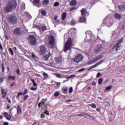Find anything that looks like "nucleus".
<instances>
[{
	"instance_id": "nucleus-7",
	"label": "nucleus",
	"mask_w": 125,
	"mask_h": 125,
	"mask_svg": "<svg viewBox=\"0 0 125 125\" xmlns=\"http://www.w3.org/2000/svg\"><path fill=\"white\" fill-rule=\"evenodd\" d=\"M39 108H42V107H44V108H46L47 107V104H45L44 102V100L42 99V101L38 104Z\"/></svg>"
},
{
	"instance_id": "nucleus-47",
	"label": "nucleus",
	"mask_w": 125,
	"mask_h": 125,
	"mask_svg": "<svg viewBox=\"0 0 125 125\" xmlns=\"http://www.w3.org/2000/svg\"><path fill=\"white\" fill-rule=\"evenodd\" d=\"M31 55L32 58H33L34 59H36L37 58V56H36V55H35L34 53H32Z\"/></svg>"
},
{
	"instance_id": "nucleus-2",
	"label": "nucleus",
	"mask_w": 125,
	"mask_h": 125,
	"mask_svg": "<svg viewBox=\"0 0 125 125\" xmlns=\"http://www.w3.org/2000/svg\"><path fill=\"white\" fill-rule=\"evenodd\" d=\"M73 45V40L71 38L68 39L67 41L65 42L63 49L64 52H67L68 50H71V47Z\"/></svg>"
},
{
	"instance_id": "nucleus-56",
	"label": "nucleus",
	"mask_w": 125,
	"mask_h": 125,
	"mask_svg": "<svg viewBox=\"0 0 125 125\" xmlns=\"http://www.w3.org/2000/svg\"><path fill=\"white\" fill-rule=\"evenodd\" d=\"M68 91V88H64L62 90L63 92H66Z\"/></svg>"
},
{
	"instance_id": "nucleus-53",
	"label": "nucleus",
	"mask_w": 125,
	"mask_h": 125,
	"mask_svg": "<svg viewBox=\"0 0 125 125\" xmlns=\"http://www.w3.org/2000/svg\"><path fill=\"white\" fill-rule=\"evenodd\" d=\"M4 81V77L0 78V83H2Z\"/></svg>"
},
{
	"instance_id": "nucleus-16",
	"label": "nucleus",
	"mask_w": 125,
	"mask_h": 125,
	"mask_svg": "<svg viewBox=\"0 0 125 125\" xmlns=\"http://www.w3.org/2000/svg\"><path fill=\"white\" fill-rule=\"evenodd\" d=\"M114 17L117 20H121L122 19V15L117 13L114 14Z\"/></svg>"
},
{
	"instance_id": "nucleus-52",
	"label": "nucleus",
	"mask_w": 125,
	"mask_h": 125,
	"mask_svg": "<svg viewBox=\"0 0 125 125\" xmlns=\"http://www.w3.org/2000/svg\"><path fill=\"white\" fill-rule=\"evenodd\" d=\"M85 34L86 35H91V31L88 30L85 32Z\"/></svg>"
},
{
	"instance_id": "nucleus-42",
	"label": "nucleus",
	"mask_w": 125,
	"mask_h": 125,
	"mask_svg": "<svg viewBox=\"0 0 125 125\" xmlns=\"http://www.w3.org/2000/svg\"><path fill=\"white\" fill-rule=\"evenodd\" d=\"M43 76L44 77V78H45L46 79V78H48V74H47V73H46L45 72H43Z\"/></svg>"
},
{
	"instance_id": "nucleus-17",
	"label": "nucleus",
	"mask_w": 125,
	"mask_h": 125,
	"mask_svg": "<svg viewBox=\"0 0 125 125\" xmlns=\"http://www.w3.org/2000/svg\"><path fill=\"white\" fill-rule=\"evenodd\" d=\"M81 14L83 15V16H84L86 13H87V11L86 10V9L83 8L81 10Z\"/></svg>"
},
{
	"instance_id": "nucleus-19",
	"label": "nucleus",
	"mask_w": 125,
	"mask_h": 125,
	"mask_svg": "<svg viewBox=\"0 0 125 125\" xmlns=\"http://www.w3.org/2000/svg\"><path fill=\"white\" fill-rule=\"evenodd\" d=\"M50 56H51V54L50 53V52H49L48 54H46L45 56H44V60H46V61L48 60Z\"/></svg>"
},
{
	"instance_id": "nucleus-59",
	"label": "nucleus",
	"mask_w": 125,
	"mask_h": 125,
	"mask_svg": "<svg viewBox=\"0 0 125 125\" xmlns=\"http://www.w3.org/2000/svg\"><path fill=\"white\" fill-rule=\"evenodd\" d=\"M54 19L55 21H57V19H58V17L57 16H55L54 17Z\"/></svg>"
},
{
	"instance_id": "nucleus-5",
	"label": "nucleus",
	"mask_w": 125,
	"mask_h": 125,
	"mask_svg": "<svg viewBox=\"0 0 125 125\" xmlns=\"http://www.w3.org/2000/svg\"><path fill=\"white\" fill-rule=\"evenodd\" d=\"M49 41V44L51 46L50 47L51 48L54 47V36H50V37L48 38Z\"/></svg>"
},
{
	"instance_id": "nucleus-30",
	"label": "nucleus",
	"mask_w": 125,
	"mask_h": 125,
	"mask_svg": "<svg viewBox=\"0 0 125 125\" xmlns=\"http://www.w3.org/2000/svg\"><path fill=\"white\" fill-rule=\"evenodd\" d=\"M31 81L33 83V86H38V84L35 82V79H31Z\"/></svg>"
},
{
	"instance_id": "nucleus-28",
	"label": "nucleus",
	"mask_w": 125,
	"mask_h": 125,
	"mask_svg": "<svg viewBox=\"0 0 125 125\" xmlns=\"http://www.w3.org/2000/svg\"><path fill=\"white\" fill-rule=\"evenodd\" d=\"M8 50L10 54L11 53L12 56H13V55H14V53L13 52V50H12V49L11 48H9Z\"/></svg>"
},
{
	"instance_id": "nucleus-18",
	"label": "nucleus",
	"mask_w": 125,
	"mask_h": 125,
	"mask_svg": "<svg viewBox=\"0 0 125 125\" xmlns=\"http://www.w3.org/2000/svg\"><path fill=\"white\" fill-rule=\"evenodd\" d=\"M79 22L81 23H85L86 22V19L85 17H82L80 18Z\"/></svg>"
},
{
	"instance_id": "nucleus-39",
	"label": "nucleus",
	"mask_w": 125,
	"mask_h": 125,
	"mask_svg": "<svg viewBox=\"0 0 125 125\" xmlns=\"http://www.w3.org/2000/svg\"><path fill=\"white\" fill-rule=\"evenodd\" d=\"M60 85H61V83L59 82H57L56 83V88H59V87H60Z\"/></svg>"
},
{
	"instance_id": "nucleus-35",
	"label": "nucleus",
	"mask_w": 125,
	"mask_h": 125,
	"mask_svg": "<svg viewBox=\"0 0 125 125\" xmlns=\"http://www.w3.org/2000/svg\"><path fill=\"white\" fill-rule=\"evenodd\" d=\"M72 77H73V75H70L69 77H66V79H68V80H64L63 81V83H66V82H68L69 81V79H71V78H72Z\"/></svg>"
},
{
	"instance_id": "nucleus-43",
	"label": "nucleus",
	"mask_w": 125,
	"mask_h": 125,
	"mask_svg": "<svg viewBox=\"0 0 125 125\" xmlns=\"http://www.w3.org/2000/svg\"><path fill=\"white\" fill-rule=\"evenodd\" d=\"M90 106L92 108H96V104H90Z\"/></svg>"
},
{
	"instance_id": "nucleus-29",
	"label": "nucleus",
	"mask_w": 125,
	"mask_h": 125,
	"mask_svg": "<svg viewBox=\"0 0 125 125\" xmlns=\"http://www.w3.org/2000/svg\"><path fill=\"white\" fill-rule=\"evenodd\" d=\"M83 59V56L82 55V54H79V62H80V61H82Z\"/></svg>"
},
{
	"instance_id": "nucleus-46",
	"label": "nucleus",
	"mask_w": 125,
	"mask_h": 125,
	"mask_svg": "<svg viewBox=\"0 0 125 125\" xmlns=\"http://www.w3.org/2000/svg\"><path fill=\"white\" fill-rule=\"evenodd\" d=\"M28 97H29V95H28L24 96L23 98V101H26V100L28 99Z\"/></svg>"
},
{
	"instance_id": "nucleus-61",
	"label": "nucleus",
	"mask_w": 125,
	"mask_h": 125,
	"mask_svg": "<svg viewBox=\"0 0 125 125\" xmlns=\"http://www.w3.org/2000/svg\"><path fill=\"white\" fill-rule=\"evenodd\" d=\"M45 117V115H44V114H42L41 115V118H42V119H43V118H44Z\"/></svg>"
},
{
	"instance_id": "nucleus-21",
	"label": "nucleus",
	"mask_w": 125,
	"mask_h": 125,
	"mask_svg": "<svg viewBox=\"0 0 125 125\" xmlns=\"http://www.w3.org/2000/svg\"><path fill=\"white\" fill-rule=\"evenodd\" d=\"M103 57V55H98L97 58H95V61L97 62L99 61V60H100V59H102V58Z\"/></svg>"
},
{
	"instance_id": "nucleus-27",
	"label": "nucleus",
	"mask_w": 125,
	"mask_h": 125,
	"mask_svg": "<svg viewBox=\"0 0 125 125\" xmlns=\"http://www.w3.org/2000/svg\"><path fill=\"white\" fill-rule=\"evenodd\" d=\"M70 31L71 34H76V33H77V29H76L75 28H72L70 29Z\"/></svg>"
},
{
	"instance_id": "nucleus-23",
	"label": "nucleus",
	"mask_w": 125,
	"mask_h": 125,
	"mask_svg": "<svg viewBox=\"0 0 125 125\" xmlns=\"http://www.w3.org/2000/svg\"><path fill=\"white\" fill-rule=\"evenodd\" d=\"M66 17H67V14L66 12L63 13L62 15V20H65Z\"/></svg>"
},
{
	"instance_id": "nucleus-20",
	"label": "nucleus",
	"mask_w": 125,
	"mask_h": 125,
	"mask_svg": "<svg viewBox=\"0 0 125 125\" xmlns=\"http://www.w3.org/2000/svg\"><path fill=\"white\" fill-rule=\"evenodd\" d=\"M69 4L71 6H75V5H76V4H77V1H76L75 0H72L70 2Z\"/></svg>"
},
{
	"instance_id": "nucleus-38",
	"label": "nucleus",
	"mask_w": 125,
	"mask_h": 125,
	"mask_svg": "<svg viewBox=\"0 0 125 125\" xmlns=\"http://www.w3.org/2000/svg\"><path fill=\"white\" fill-rule=\"evenodd\" d=\"M28 93V89H25L23 91V92L22 93V95L24 96V95H26Z\"/></svg>"
},
{
	"instance_id": "nucleus-4",
	"label": "nucleus",
	"mask_w": 125,
	"mask_h": 125,
	"mask_svg": "<svg viewBox=\"0 0 125 125\" xmlns=\"http://www.w3.org/2000/svg\"><path fill=\"white\" fill-rule=\"evenodd\" d=\"M8 21L10 24L15 25L17 24V17L15 16L10 15L8 17Z\"/></svg>"
},
{
	"instance_id": "nucleus-6",
	"label": "nucleus",
	"mask_w": 125,
	"mask_h": 125,
	"mask_svg": "<svg viewBox=\"0 0 125 125\" xmlns=\"http://www.w3.org/2000/svg\"><path fill=\"white\" fill-rule=\"evenodd\" d=\"M40 49V54L42 55H43L46 53V48L45 47V45H42L39 47Z\"/></svg>"
},
{
	"instance_id": "nucleus-26",
	"label": "nucleus",
	"mask_w": 125,
	"mask_h": 125,
	"mask_svg": "<svg viewBox=\"0 0 125 125\" xmlns=\"http://www.w3.org/2000/svg\"><path fill=\"white\" fill-rule=\"evenodd\" d=\"M15 76H12L11 75H9L8 78V80L9 81L10 80H12V81H15Z\"/></svg>"
},
{
	"instance_id": "nucleus-1",
	"label": "nucleus",
	"mask_w": 125,
	"mask_h": 125,
	"mask_svg": "<svg viewBox=\"0 0 125 125\" xmlns=\"http://www.w3.org/2000/svg\"><path fill=\"white\" fill-rule=\"evenodd\" d=\"M17 6V3L16 0L9 1L6 5L4 7V9L7 13L11 12L12 9H15Z\"/></svg>"
},
{
	"instance_id": "nucleus-15",
	"label": "nucleus",
	"mask_w": 125,
	"mask_h": 125,
	"mask_svg": "<svg viewBox=\"0 0 125 125\" xmlns=\"http://www.w3.org/2000/svg\"><path fill=\"white\" fill-rule=\"evenodd\" d=\"M118 9L121 12H125V5H120L118 6Z\"/></svg>"
},
{
	"instance_id": "nucleus-34",
	"label": "nucleus",
	"mask_w": 125,
	"mask_h": 125,
	"mask_svg": "<svg viewBox=\"0 0 125 125\" xmlns=\"http://www.w3.org/2000/svg\"><path fill=\"white\" fill-rule=\"evenodd\" d=\"M71 24L72 26H75V25H76V24H77V21H76L74 20H72V21H71Z\"/></svg>"
},
{
	"instance_id": "nucleus-33",
	"label": "nucleus",
	"mask_w": 125,
	"mask_h": 125,
	"mask_svg": "<svg viewBox=\"0 0 125 125\" xmlns=\"http://www.w3.org/2000/svg\"><path fill=\"white\" fill-rule=\"evenodd\" d=\"M54 75L55 77H56V78H58L59 79H62V76L60 74L55 73Z\"/></svg>"
},
{
	"instance_id": "nucleus-60",
	"label": "nucleus",
	"mask_w": 125,
	"mask_h": 125,
	"mask_svg": "<svg viewBox=\"0 0 125 125\" xmlns=\"http://www.w3.org/2000/svg\"><path fill=\"white\" fill-rule=\"evenodd\" d=\"M74 9H77V8L75 7H73L71 8L70 11H73V10H74Z\"/></svg>"
},
{
	"instance_id": "nucleus-41",
	"label": "nucleus",
	"mask_w": 125,
	"mask_h": 125,
	"mask_svg": "<svg viewBox=\"0 0 125 125\" xmlns=\"http://www.w3.org/2000/svg\"><path fill=\"white\" fill-rule=\"evenodd\" d=\"M33 3L35 4H40V0H34Z\"/></svg>"
},
{
	"instance_id": "nucleus-51",
	"label": "nucleus",
	"mask_w": 125,
	"mask_h": 125,
	"mask_svg": "<svg viewBox=\"0 0 125 125\" xmlns=\"http://www.w3.org/2000/svg\"><path fill=\"white\" fill-rule=\"evenodd\" d=\"M1 68H2V73H3L4 72V65L3 64V63H2Z\"/></svg>"
},
{
	"instance_id": "nucleus-45",
	"label": "nucleus",
	"mask_w": 125,
	"mask_h": 125,
	"mask_svg": "<svg viewBox=\"0 0 125 125\" xmlns=\"http://www.w3.org/2000/svg\"><path fill=\"white\" fill-rule=\"evenodd\" d=\"M37 89H38V88L37 87H34L33 86H32L31 88H30V90H32L33 91H35L36 90H37Z\"/></svg>"
},
{
	"instance_id": "nucleus-3",
	"label": "nucleus",
	"mask_w": 125,
	"mask_h": 125,
	"mask_svg": "<svg viewBox=\"0 0 125 125\" xmlns=\"http://www.w3.org/2000/svg\"><path fill=\"white\" fill-rule=\"evenodd\" d=\"M27 40L28 43L31 45H36L37 43V38H36L34 35H30L27 38Z\"/></svg>"
},
{
	"instance_id": "nucleus-14",
	"label": "nucleus",
	"mask_w": 125,
	"mask_h": 125,
	"mask_svg": "<svg viewBox=\"0 0 125 125\" xmlns=\"http://www.w3.org/2000/svg\"><path fill=\"white\" fill-rule=\"evenodd\" d=\"M121 47H122V45H118V47L117 45V44H116L113 46L112 48V50H114V49H115V51L116 52V53H118L119 49L121 48Z\"/></svg>"
},
{
	"instance_id": "nucleus-50",
	"label": "nucleus",
	"mask_w": 125,
	"mask_h": 125,
	"mask_svg": "<svg viewBox=\"0 0 125 125\" xmlns=\"http://www.w3.org/2000/svg\"><path fill=\"white\" fill-rule=\"evenodd\" d=\"M101 76H102V75L101 74V73L98 72V73H97L96 78H100V77H101Z\"/></svg>"
},
{
	"instance_id": "nucleus-57",
	"label": "nucleus",
	"mask_w": 125,
	"mask_h": 125,
	"mask_svg": "<svg viewBox=\"0 0 125 125\" xmlns=\"http://www.w3.org/2000/svg\"><path fill=\"white\" fill-rule=\"evenodd\" d=\"M6 99L8 103H11V101L10 100V99H9L8 97H7Z\"/></svg>"
},
{
	"instance_id": "nucleus-12",
	"label": "nucleus",
	"mask_w": 125,
	"mask_h": 125,
	"mask_svg": "<svg viewBox=\"0 0 125 125\" xmlns=\"http://www.w3.org/2000/svg\"><path fill=\"white\" fill-rule=\"evenodd\" d=\"M0 91L1 94L2 95V98H5V96H6V95L7 94V92L5 91V90L3 88H1Z\"/></svg>"
},
{
	"instance_id": "nucleus-62",
	"label": "nucleus",
	"mask_w": 125,
	"mask_h": 125,
	"mask_svg": "<svg viewBox=\"0 0 125 125\" xmlns=\"http://www.w3.org/2000/svg\"><path fill=\"white\" fill-rule=\"evenodd\" d=\"M92 85H93V86H95V85H96V83H95V82H92Z\"/></svg>"
},
{
	"instance_id": "nucleus-48",
	"label": "nucleus",
	"mask_w": 125,
	"mask_h": 125,
	"mask_svg": "<svg viewBox=\"0 0 125 125\" xmlns=\"http://www.w3.org/2000/svg\"><path fill=\"white\" fill-rule=\"evenodd\" d=\"M20 95H23V92H19L17 96V98H19Z\"/></svg>"
},
{
	"instance_id": "nucleus-36",
	"label": "nucleus",
	"mask_w": 125,
	"mask_h": 125,
	"mask_svg": "<svg viewBox=\"0 0 125 125\" xmlns=\"http://www.w3.org/2000/svg\"><path fill=\"white\" fill-rule=\"evenodd\" d=\"M102 83H103V79L100 78L98 80V84H102Z\"/></svg>"
},
{
	"instance_id": "nucleus-49",
	"label": "nucleus",
	"mask_w": 125,
	"mask_h": 125,
	"mask_svg": "<svg viewBox=\"0 0 125 125\" xmlns=\"http://www.w3.org/2000/svg\"><path fill=\"white\" fill-rule=\"evenodd\" d=\"M59 5V2H56L54 4V6H55V7H56L58 6Z\"/></svg>"
},
{
	"instance_id": "nucleus-9",
	"label": "nucleus",
	"mask_w": 125,
	"mask_h": 125,
	"mask_svg": "<svg viewBox=\"0 0 125 125\" xmlns=\"http://www.w3.org/2000/svg\"><path fill=\"white\" fill-rule=\"evenodd\" d=\"M79 116H82V117H85L88 120H90V119H93V117L89 114L86 113H82L79 115Z\"/></svg>"
},
{
	"instance_id": "nucleus-22",
	"label": "nucleus",
	"mask_w": 125,
	"mask_h": 125,
	"mask_svg": "<svg viewBox=\"0 0 125 125\" xmlns=\"http://www.w3.org/2000/svg\"><path fill=\"white\" fill-rule=\"evenodd\" d=\"M124 41V38H122L121 40H119L118 41V42L116 43V45L117 46V47H119V45H120L121 44V43H122V42H123Z\"/></svg>"
},
{
	"instance_id": "nucleus-25",
	"label": "nucleus",
	"mask_w": 125,
	"mask_h": 125,
	"mask_svg": "<svg viewBox=\"0 0 125 125\" xmlns=\"http://www.w3.org/2000/svg\"><path fill=\"white\" fill-rule=\"evenodd\" d=\"M42 3L44 5H47L49 3V0H44L42 1Z\"/></svg>"
},
{
	"instance_id": "nucleus-11",
	"label": "nucleus",
	"mask_w": 125,
	"mask_h": 125,
	"mask_svg": "<svg viewBox=\"0 0 125 125\" xmlns=\"http://www.w3.org/2000/svg\"><path fill=\"white\" fill-rule=\"evenodd\" d=\"M103 62V60H102L101 61L97 62L95 64L93 65L92 66L89 67L88 68V70H91V69H93V68H95V67H97L99 65H100V64H102Z\"/></svg>"
},
{
	"instance_id": "nucleus-24",
	"label": "nucleus",
	"mask_w": 125,
	"mask_h": 125,
	"mask_svg": "<svg viewBox=\"0 0 125 125\" xmlns=\"http://www.w3.org/2000/svg\"><path fill=\"white\" fill-rule=\"evenodd\" d=\"M73 61L76 63H79V54H77L76 58L73 59Z\"/></svg>"
},
{
	"instance_id": "nucleus-8",
	"label": "nucleus",
	"mask_w": 125,
	"mask_h": 125,
	"mask_svg": "<svg viewBox=\"0 0 125 125\" xmlns=\"http://www.w3.org/2000/svg\"><path fill=\"white\" fill-rule=\"evenodd\" d=\"M13 34L16 36H20L21 34V30H20V28L17 27L13 30Z\"/></svg>"
},
{
	"instance_id": "nucleus-40",
	"label": "nucleus",
	"mask_w": 125,
	"mask_h": 125,
	"mask_svg": "<svg viewBox=\"0 0 125 125\" xmlns=\"http://www.w3.org/2000/svg\"><path fill=\"white\" fill-rule=\"evenodd\" d=\"M94 62H96L95 60H94V61H91L88 62L87 64L88 65H91L92 64H93V63H94Z\"/></svg>"
},
{
	"instance_id": "nucleus-58",
	"label": "nucleus",
	"mask_w": 125,
	"mask_h": 125,
	"mask_svg": "<svg viewBox=\"0 0 125 125\" xmlns=\"http://www.w3.org/2000/svg\"><path fill=\"white\" fill-rule=\"evenodd\" d=\"M17 74H18V75H20V69H19V68H18L17 70Z\"/></svg>"
},
{
	"instance_id": "nucleus-54",
	"label": "nucleus",
	"mask_w": 125,
	"mask_h": 125,
	"mask_svg": "<svg viewBox=\"0 0 125 125\" xmlns=\"http://www.w3.org/2000/svg\"><path fill=\"white\" fill-rule=\"evenodd\" d=\"M72 92H73V87H70L69 89V93H72Z\"/></svg>"
},
{
	"instance_id": "nucleus-55",
	"label": "nucleus",
	"mask_w": 125,
	"mask_h": 125,
	"mask_svg": "<svg viewBox=\"0 0 125 125\" xmlns=\"http://www.w3.org/2000/svg\"><path fill=\"white\" fill-rule=\"evenodd\" d=\"M59 94H60L59 92H56L55 93L54 95L56 97H57V96H59Z\"/></svg>"
},
{
	"instance_id": "nucleus-37",
	"label": "nucleus",
	"mask_w": 125,
	"mask_h": 125,
	"mask_svg": "<svg viewBox=\"0 0 125 125\" xmlns=\"http://www.w3.org/2000/svg\"><path fill=\"white\" fill-rule=\"evenodd\" d=\"M112 88V86H107L105 90H104V91H108V90H110V89Z\"/></svg>"
},
{
	"instance_id": "nucleus-63",
	"label": "nucleus",
	"mask_w": 125,
	"mask_h": 125,
	"mask_svg": "<svg viewBox=\"0 0 125 125\" xmlns=\"http://www.w3.org/2000/svg\"><path fill=\"white\" fill-rule=\"evenodd\" d=\"M14 85H16V84H15V82L13 83L10 86L11 87H12Z\"/></svg>"
},
{
	"instance_id": "nucleus-32",
	"label": "nucleus",
	"mask_w": 125,
	"mask_h": 125,
	"mask_svg": "<svg viewBox=\"0 0 125 125\" xmlns=\"http://www.w3.org/2000/svg\"><path fill=\"white\" fill-rule=\"evenodd\" d=\"M41 30L43 32L44 31H46V30H47V27H46V26H45V25H43L41 27Z\"/></svg>"
},
{
	"instance_id": "nucleus-64",
	"label": "nucleus",
	"mask_w": 125,
	"mask_h": 125,
	"mask_svg": "<svg viewBox=\"0 0 125 125\" xmlns=\"http://www.w3.org/2000/svg\"><path fill=\"white\" fill-rule=\"evenodd\" d=\"M9 123H8V122H4L3 123V125H9Z\"/></svg>"
},
{
	"instance_id": "nucleus-31",
	"label": "nucleus",
	"mask_w": 125,
	"mask_h": 125,
	"mask_svg": "<svg viewBox=\"0 0 125 125\" xmlns=\"http://www.w3.org/2000/svg\"><path fill=\"white\" fill-rule=\"evenodd\" d=\"M101 50V47H99L97 49H96L94 51L95 53H96L97 54H98V52Z\"/></svg>"
},
{
	"instance_id": "nucleus-13",
	"label": "nucleus",
	"mask_w": 125,
	"mask_h": 125,
	"mask_svg": "<svg viewBox=\"0 0 125 125\" xmlns=\"http://www.w3.org/2000/svg\"><path fill=\"white\" fill-rule=\"evenodd\" d=\"M3 116L8 121H10L11 120V116L8 114L7 112H4L3 113Z\"/></svg>"
},
{
	"instance_id": "nucleus-44",
	"label": "nucleus",
	"mask_w": 125,
	"mask_h": 125,
	"mask_svg": "<svg viewBox=\"0 0 125 125\" xmlns=\"http://www.w3.org/2000/svg\"><path fill=\"white\" fill-rule=\"evenodd\" d=\"M41 14L43 16L46 15V13H45V10H41Z\"/></svg>"
},
{
	"instance_id": "nucleus-10",
	"label": "nucleus",
	"mask_w": 125,
	"mask_h": 125,
	"mask_svg": "<svg viewBox=\"0 0 125 125\" xmlns=\"http://www.w3.org/2000/svg\"><path fill=\"white\" fill-rule=\"evenodd\" d=\"M17 115H21L22 114V107L19 104L17 105Z\"/></svg>"
}]
</instances>
